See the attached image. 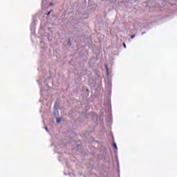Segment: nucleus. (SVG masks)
<instances>
[{
    "instance_id": "6",
    "label": "nucleus",
    "mask_w": 177,
    "mask_h": 177,
    "mask_svg": "<svg viewBox=\"0 0 177 177\" xmlns=\"http://www.w3.org/2000/svg\"><path fill=\"white\" fill-rule=\"evenodd\" d=\"M57 122L59 124V122H60V120H57Z\"/></svg>"
},
{
    "instance_id": "9",
    "label": "nucleus",
    "mask_w": 177,
    "mask_h": 177,
    "mask_svg": "<svg viewBox=\"0 0 177 177\" xmlns=\"http://www.w3.org/2000/svg\"><path fill=\"white\" fill-rule=\"evenodd\" d=\"M46 131H48V129H46Z\"/></svg>"
},
{
    "instance_id": "4",
    "label": "nucleus",
    "mask_w": 177,
    "mask_h": 177,
    "mask_svg": "<svg viewBox=\"0 0 177 177\" xmlns=\"http://www.w3.org/2000/svg\"><path fill=\"white\" fill-rule=\"evenodd\" d=\"M68 45L71 46V41L70 40L68 41Z\"/></svg>"
},
{
    "instance_id": "7",
    "label": "nucleus",
    "mask_w": 177,
    "mask_h": 177,
    "mask_svg": "<svg viewBox=\"0 0 177 177\" xmlns=\"http://www.w3.org/2000/svg\"><path fill=\"white\" fill-rule=\"evenodd\" d=\"M53 5V3H50V6H52Z\"/></svg>"
},
{
    "instance_id": "3",
    "label": "nucleus",
    "mask_w": 177,
    "mask_h": 177,
    "mask_svg": "<svg viewBox=\"0 0 177 177\" xmlns=\"http://www.w3.org/2000/svg\"><path fill=\"white\" fill-rule=\"evenodd\" d=\"M136 37V35H132L131 36V38L132 39H133V37Z\"/></svg>"
},
{
    "instance_id": "5",
    "label": "nucleus",
    "mask_w": 177,
    "mask_h": 177,
    "mask_svg": "<svg viewBox=\"0 0 177 177\" xmlns=\"http://www.w3.org/2000/svg\"><path fill=\"white\" fill-rule=\"evenodd\" d=\"M123 46H124V48H127V46L125 45V43L123 44Z\"/></svg>"
},
{
    "instance_id": "2",
    "label": "nucleus",
    "mask_w": 177,
    "mask_h": 177,
    "mask_svg": "<svg viewBox=\"0 0 177 177\" xmlns=\"http://www.w3.org/2000/svg\"><path fill=\"white\" fill-rule=\"evenodd\" d=\"M50 13H52V10H50L48 13H47V16H49L50 15Z\"/></svg>"
},
{
    "instance_id": "1",
    "label": "nucleus",
    "mask_w": 177,
    "mask_h": 177,
    "mask_svg": "<svg viewBox=\"0 0 177 177\" xmlns=\"http://www.w3.org/2000/svg\"><path fill=\"white\" fill-rule=\"evenodd\" d=\"M113 149L117 150V144H115V142H113Z\"/></svg>"
},
{
    "instance_id": "8",
    "label": "nucleus",
    "mask_w": 177,
    "mask_h": 177,
    "mask_svg": "<svg viewBox=\"0 0 177 177\" xmlns=\"http://www.w3.org/2000/svg\"><path fill=\"white\" fill-rule=\"evenodd\" d=\"M46 131H48V129H46Z\"/></svg>"
}]
</instances>
